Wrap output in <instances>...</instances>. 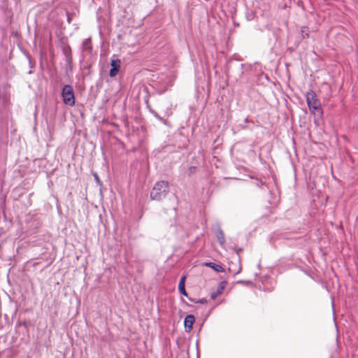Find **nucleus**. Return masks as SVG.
<instances>
[{
  "instance_id": "f257e3e1",
  "label": "nucleus",
  "mask_w": 358,
  "mask_h": 358,
  "mask_svg": "<svg viewBox=\"0 0 358 358\" xmlns=\"http://www.w3.org/2000/svg\"><path fill=\"white\" fill-rule=\"evenodd\" d=\"M306 99L310 113L314 115L321 116L322 115L321 103L317 98L316 94L313 90H309L306 94Z\"/></svg>"
},
{
  "instance_id": "f03ea898",
  "label": "nucleus",
  "mask_w": 358,
  "mask_h": 358,
  "mask_svg": "<svg viewBox=\"0 0 358 358\" xmlns=\"http://www.w3.org/2000/svg\"><path fill=\"white\" fill-rule=\"evenodd\" d=\"M169 192V182L164 180L158 181L154 185L151 192L150 198L152 200L160 201L165 198Z\"/></svg>"
},
{
  "instance_id": "7ed1b4c3",
  "label": "nucleus",
  "mask_w": 358,
  "mask_h": 358,
  "mask_svg": "<svg viewBox=\"0 0 358 358\" xmlns=\"http://www.w3.org/2000/svg\"><path fill=\"white\" fill-rule=\"evenodd\" d=\"M62 96L64 103L66 105L73 106L75 104V96L72 86L66 85H65L62 92Z\"/></svg>"
},
{
  "instance_id": "20e7f679",
  "label": "nucleus",
  "mask_w": 358,
  "mask_h": 358,
  "mask_svg": "<svg viewBox=\"0 0 358 358\" xmlns=\"http://www.w3.org/2000/svg\"><path fill=\"white\" fill-rule=\"evenodd\" d=\"M120 64L121 62L118 59L111 61L112 69L110 70L109 73L110 77H114L117 74L120 68Z\"/></svg>"
},
{
  "instance_id": "39448f33",
  "label": "nucleus",
  "mask_w": 358,
  "mask_h": 358,
  "mask_svg": "<svg viewBox=\"0 0 358 358\" xmlns=\"http://www.w3.org/2000/svg\"><path fill=\"white\" fill-rule=\"evenodd\" d=\"M195 322V317L193 315H188L184 320V325L186 331L189 332L192 329L193 324Z\"/></svg>"
},
{
  "instance_id": "423d86ee",
  "label": "nucleus",
  "mask_w": 358,
  "mask_h": 358,
  "mask_svg": "<svg viewBox=\"0 0 358 358\" xmlns=\"http://www.w3.org/2000/svg\"><path fill=\"white\" fill-rule=\"evenodd\" d=\"M226 285V282H221L219 285V287L217 289V291L211 294V299H215L218 296H220L222 293L224 289L225 288Z\"/></svg>"
},
{
  "instance_id": "0eeeda50",
  "label": "nucleus",
  "mask_w": 358,
  "mask_h": 358,
  "mask_svg": "<svg viewBox=\"0 0 358 358\" xmlns=\"http://www.w3.org/2000/svg\"><path fill=\"white\" fill-rule=\"evenodd\" d=\"M185 279L186 276L182 275L180 280L179 284H178V289L180 292L185 296H187V293L185 290Z\"/></svg>"
},
{
  "instance_id": "6e6552de",
  "label": "nucleus",
  "mask_w": 358,
  "mask_h": 358,
  "mask_svg": "<svg viewBox=\"0 0 358 358\" xmlns=\"http://www.w3.org/2000/svg\"><path fill=\"white\" fill-rule=\"evenodd\" d=\"M206 266L213 268L217 272H224V269L220 264H216L213 262H206L203 264Z\"/></svg>"
},
{
  "instance_id": "1a4fd4ad",
  "label": "nucleus",
  "mask_w": 358,
  "mask_h": 358,
  "mask_svg": "<svg viewBox=\"0 0 358 358\" xmlns=\"http://www.w3.org/2000/svg\"><path fill=\"white\" fill-rule=\"evenodd\" d=\"M217 238L220 244H223L224 242V234L222 231L220 232V235L217 236Z\"/></svg>"
},
{
  "instance_id": "9d476101",
  "label": "nucleus",
  "mask_w": 358,
  "mask_h": 358,
  "mask_svg": "<svg viewBox=\"0 0 358 358\" xmlns=\"http://www.w3.org/2000/svg\"><path fill=\"white\" fill-rule=\"evenodd\" d=\"M308 31V28L306 27H302L301 29V32L303 34V33H306V37L308 38V34L307 33Z\"/></svg>"
},
{
  "instance_id": "9b49d317",
  "label": "nucleus",
  "mask_w": 358,
  "mask_h": 358,
  "mask_svg": "<svg viewBox=\"0 0 358 358\" xmlns=\"http://www.w3.org/2000/svg\"><path fill=\"white\" fill-rule=\"evenodd\" d=\"M87 43H88V40H86L85 41H84L83 45H87Z\"/></svg>"
}]
</instances>
